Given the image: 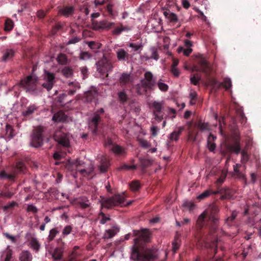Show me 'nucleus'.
Instances as JSON below:
<instances>
[{
	"mask_svg": "<svg viewBox=\"0 0 261 261\" xmlns=\"http://www.w3.org/2000/svg\"><path fill=\"white\" fill-rule=\"evenodd\" d=\"M72 227L70 225L66 226L62 231V235L64 236L68 235L71 232Z\"/></svg>",
	"mask_w": 261,
	"mask_h": 261,
	"instance_id": "680f3d73",
	"label": "nucleus"
},
{
	"mask_svg": "<svg viewBox=\"0 0 261 261\" xmlns=\"http://www.w3.org/2000/svg\"><path fill=\"white\" fill-rule=\"evenodd\" d=\"M15 51L12 49H6L2 56V60L6 62L12 59L15 55Z\"/></svg>",
	"mask_w": 261,
	"mask_h": 261,
	"instance_id": "b1692460",
	"label": "nucleus"
},
{
	"mask_svg": "<svg viewBox=\"0 0 261 261\" xmlns=\"http://www.w3.org/2000/svg\"><path fill=\"white\" fill-rule=\"evenodd\" d=\"M109 166V160L105 156H102L100 159V164L99 165V170L101 172H105Z\"/></svg>",
	"mask_w": 261,
	"mask_h": 261,
	"instance_id": "393cba45",
	"label": "nucleus"
},
{
	"mask_svg": "<svg viewBox=\"0 0 261 261\" xmlns=\"http://www.w3.org/2000/svg\"><path fill=\"white\" fill-rule=\"evenodd\" d=\"M134 235L136 238L134 240L132 248L131 258L137 261H151L155 258L153 251L146 247V243L150 241L149 230H134Z\"/></svg>",
	"mask_w": 261,
	"mask_h": 261,
	"instance_id": "f257e3e1",
	"label": "nucleus"
},
{
	"mask_svg": "<svg viewBox=\"0 0 261 261\" xmlns=\"http://www.w3.org/2000/svg\"><path fill=\"white\" fill-rule=\"evenodd\" d=\"M54 140L60 145L67 147L70 146L68 135L62 131H56L54 135Z\"/></svg>",
	"mask_w": 261,
	"mask_h": 261,
	"instance_id": "9d476101",
	"label": "nucleus"
},
{
	"mask_svg": "<svg viewBox=\"0 0 261 261\" xmlns=\"http://www.w3.org/2000/svg\"><path fill=\"white\" fill-rule=\"evenodd\" d=\"M231 81L229 78L224 79L223 82L219 83V87L223 86L226 90H228L231 87Z\"/></svg>",
	"mask_w": 261,
	"mask_h": 261,
	"instance_id": "f704fd0d",
	"label": "nucleus"
},
{
	"mask_svg": "<svg viewBox=\"0 0 261 261\" xmlns=\"http://www.w3.org/2000/svg\"><path fill=\"white\" fill-rule=\"evenodd\" d=\"M77 205L82 209H85L90 207V202L87 197H83L78 199Z\"/></svg>",
	"mask_w": 261,
	"mask_h": 261,
	"instance_id": "4be33fe9",
	"label": "nucleus"
},
{
	"mask_svg": "<svg viewBox=\"0 0 261 261\" xmlns=\"http://www.w3.org/2000/svg\"><path fill=\"white\" fill-rule=\"evenodd\" d=\"M200 80V77H199L198 75L196 76L195 75L190 78L191 83L194 85H197Z\"/></svg>",
	"mask_w": 261,
	"mask_h": 261,
	"instance_id": "774afa93",
	"label": "nucleus"
},
{
	"mask_svg": "<svg viewBox=\"0 0 261 261\" xmlns=\"http://www.w3.org/2000/svg\"><path fill=\"white\" fill-rule=\"evenodd\" d=\"M216 137L210 134L207 139V146L210 151H213L216 148V144L214 143Z\"/></svg>",
	"mask_w": 261,
	"mask_h": 261,
	"instance_id": "412c9836",
	"label": "nucleus"
},
{
	"mask_svg": "<svg viewBox=\"0 0 261 261\" xmlns=\"http://www.w3.org/2000/svg\"><path fill=\"white\" fill-rule=\"evenodd\" d=\"M73 11L74 9L72 7H65L59 10V12L61 14L66 17H68L69 15L72 14Z\"/></svg>",
	"mask_w": 261,
	"mask_h": 261,
	"instance_id": "c756f323",
	"label": "nucleus"
},
{
	"mask_svg": "<svg viewBox=\"0 0 261 261\" xmlns=\"http://www.w3.org/2000/svg\"><path fill=\"white\" fill-rule=\"evenodd\" d=\"M43 129L41 126H39L33 130L31 142L33 146L38 147L42 145L43 141Z\"/></svg>",
	"mask_w": 261,
	"mask_h": 261,
	"instance_id": "0eeeda50",
	"label": "nucleus"
},
{
	"mask_svg": "<svg viewBox=\"0 0 261 261\" xmlns=\"http://www.w3.org/2000/svg\"><path fill=\"white\" fill-rule=\"evenodd\" d=\"M100 120V116L98 113H94L89 125L90 127H93V133H96L97 130V126Z\"/></svg>",
	"mask_w": 261,
	"mask_h": 261,
	"instance_id": "2eb2a0df",
	"label": "nucleus"
},
{
	"mask_svg": "<svg viewBox=\"0 0 261 261\" xmlns=\"http://www.w3.org/2000/svg\"><path fill=\"white\" fill-rule=\"evenodd\" d=\"M75 165L77 167L76 170L80 172L84 176H88L90 175L93 171V168H91L90 169H79V166L82 165L81 161L77 160L75 162Z\"/></svg>",
	"mask_w": 261,
	"mask_h": 261,
	"instance_id": "dca6fc26",
	"label": "nucleus"
},
{
	"mask_svg": "<svg viewBox=\"0 0 261 261\" xmlns=\"http://www.w3.org/2000/svg\"><path fill=\"white\" fill-rule=\"evenodd\" d=\"M86 99L88 102L92 101L97 96V93L96 91H89L85 94Z\"/></svg>",
	"mask_w": 261,
	"mask_h": 261,
	"instance_id": "2f4dec72",
	"label": "nucleus"
},
{
	"mask_svg": "<svg viewBox=\"0 0 261 261\" xmlns=\"http://www.w3.org/2000/svg\"><path fill=\"white\" fill-rule=\"evenodd\" d=\"M199 67H195V70L203 72L206 75H209L211 72V68L208 63L204 59H201L199 62Z\"/></svg>",
	"mask_w": 261,
	"mask_h": 261,
	"instance_id": "f8f14e48",
	"label": "nucleus"
},
{
	"mask_svg": "<svg viewBox=\"0 0 261 261\" xmlns=\"http://www.w3.org/2000/svg\"><path fill=\"white\" fill-rule=\"evenodd\" d=\"M139 142L140 145L144 148H148L151 146L150 144L147 140L143 139H139Z\"/></svg>",
	"mask_w": 261,
	"mask_h": 261,
	"instance_id": "13d9d810",
	"label": "nucleus"
},
{
	"mask_svg": "<svg viewBox=\"0 0 261 261\" xmlns=\"http://www.w3.org/2000/svg\"><path fill=\"white\" fill-rule=\"evenodd\" d=\"M141 83L145 89H152L155 85V82L148 81L145 80H142Z\"/></svg>",
	"mask_w": 261,
	"mask_h": 261,
	"instance_id": "473e14b6",
	"label": "nucleus"
},
{
	"mask_svg": "<svg viewBox=\"0 0 261 261\" xmlns=\"http://www.w3.org/2000/svg\"><path fill=\"white\" fill-rule=\"evenodd\" d=\"M6 135L9 139H11L14 136L13 129L10 125L7 124L6 127Z\"/></svg>",
	"mask_w": 261,
	"mask_h": 261,
	"instance_id": "a18cd8bd",
	"label": "nucleus"
},
{
	"mask_svg": "<svg viewBox=\"0 0 261 261\" xmlns=\"http://www.w3.org/2000/svg\"><path fill=\"white\" fill-rule=\"evenodd\" d=\"M198 127L199 129L202 131L209 129L208 124L207 123L199 122L198 124Z\"/></svg>",
	"mask_w": 261,
	"mask_h": 261,
	"instance_id": "bf43d9fd",
	"label": "nucleus"
},
{
	"mask_svg": "<svg viewBox=\"0 0 261 261\" xmlns=\"http://www.w3.org/2000/svg\"><path fill=\"white\" fill-rule=\"evenodd\" d=\"M140 187V184L138 180H134L129 184V188L133 192L138 191Z\"/></svg>",
	"mask_w": 261,
	"mask_h": 261,
	"instance_id": "c9c22d12",
	"label": "nucleus"
},
{
	"mask_svg": "<svg viewBox=\"0 0 261 261\" xmlns=\"http://www.w3.org/2000/svg\"><path fill=\"white\" fill-rule=\"evenodd\" d=\"M219 208L216 204H211L199 217L197 220L196 226L201 229L203 227H209L211 233L213 236V240L211 241V244L208 245L210 241H204L206 246L210 248H215L217 250V241L213 233L216 230L219 222Z\"/></svg>",
	"mask_w": 261,
	"mask_h": 261,
	"instance_id": "f03ea898",
	"label": "nucleus"
},
{
	"mask_svg": "<svg viewBox=\"0 0 261 261\" xmlns=\"http://www.w3.org/2000/svg\"><path fill=\"white\" fill-rule=\"evenodd\" d=\"M137 168V166L135 165H128L127 164H124L122 165L121 167H119L118 169L119 170H135Z\"/></svg>",
	"mask_w": 261,
	"mask_h": 261,
	"instance_id": "603ef678",
	"label": "nucleus"
},
{
	"mask_svg": "<svg viewBox=\"0 0 261 261\" xmlns=\"http://www.w3.org/2000/svg\"><path fill=\"white\" fill-rule=\"evenodd\" d=\"M180 242V234L178 232H176V234L174 237V241L172 242V248L174 252H176V251L179 249Z\"/></svg>",
	"mask_w": 261,
	"mask_h": 261,
	"instance_id": "c85d7f7f",
	"label": "nucleus"
},
{
	"mask_svg": "<svg viewBox=\"0 0 261 261\" xmlns=\"http://www.w3.org/2000/svg\"><path fill=\"white\" fill-rule=\"evenodd\" d=\"M116 56L118 61L121 62L127 61L129 59V54L123 48H119L116 51Z\"/></svg>",
	"mask_w": 261,
	"mask_h": 261,
	"instance_id": "ddd939ff",
	"label": "nucleus"
},
{
	"mask_svg": "<svg viewBox=\"0 0 261 261\" xmlns=\"http://www.w3.org/2000/svg\"><path fill=\"white\" fill-rule=\"evenodd\" d=\"M152 106L154 108L153 114L156 113H161L162 110L163 108L161 102L154 101L152 103Z\"/></svg>",
	"mask_w": 261,
	"mask_h": 261,
	"instance_id": "72a5a7b5",
	"label": "nucleus"
},
{
	"mask_svg": "<svg viewBox=\"0 0 261 261\" xmlns=\"http://www.w3.org/2000/svg\"><path fill=\"white\" fill-rule=\"evenodd\" d=\"M140 162L143 168H146L151 165L152 161L148 159H140Z\"/></svg>",
	"mask_w": 261,
	"mask_h": 261,
	"instance_id": "ea45409f",
	"label": "nucleus"
},
{
	"mask_svg": "<svg viewBox=\"0 0 261 261\" xmlns=\"http://www.w3.org/2000/svg\"><path fill=\"white\" fill-rule=\"evenodd\" d=\"M117 95L119 101L121 103L124 104L128 100V96L125 89L119 91Z\"/></svg>",
	"mask_w": 261,
	"mask_h": 261,
	"instance_id": "a878e982",
	"label": "nucleus"
},
{
	"mask_svg": "<svg viewBox=\"0 0 261 261\" xmlns=\"http://www.w3.org/2000/svg\"><path fill=\"white\" fill-rule=\"evenodd\" d=\"M20 85L27 92L38 94L40 92L37 86V79L35 76L29 75L20 81Z\"/></svg>",
	"mask_w": 261,
	"mask_h": 261,
	"instance_id": "39448f33",
	"label": "nucleus"
},
{
	"mask_svg": "<svg viewBox=\"0 0 261 261\" xmlns=\"http://www.w3.org/2000/svg\"><path fill=\"white\" fill-rule=\"evenodd\" d=\"M29 241V245L30 247L33 249L35 252L39 251L40 248V244L39 243L37 238L31 237L30 239H27Z\"/></svg>",
	"mask_w": 261,
	"mask_h": 261,
	"instance_id": "aec40b11",
	"label": "nucleus"
},
{
	"mask_svg": "<svg viewBox=\"0 0 261 261\" xmlns=\"http://www.w3.org/2000/svg\"><path fill=\"white\" fill-rule=\"evenodd\" d=\"M99 215L101 217V219L100 220V223L102 224H105L107 222L111 220L110 217L106 216L103 212H100Z\"/></svg>",
	"mask_w": 261,
	"mask_h": 261,
	"instance_id": "864d4df0",
	"label": "nucleus"
},
{
	"mask_svg": "<svg viewBox=\"0 0 261 261\" xmlns=\"http://www.w3.org/2000/svg\"><path fill=\"white\" fill-rule=\"evenodd\" d=\"M119 231V228L117 226H114L112 229H108L106 231L103 239H108L112 238Z\"/></svg>",
	"mask_w": 261,
	"mask_h": 261,
	"instance_id": "f3484780",
	"label": "nucleus"
},
{
	"mask_svg": "<svg viewBox=\"0 0 261 261\" xmlns=\"http://www.w3.org/2000/svg\"><path fill=\"white\" fill-rule=\"evenodd\" d=\"M80 87V83L75 81L67 82V90H66L65 93L63 94L60 97V102H62V100L67 96V95H74L76 93L77 90L79 89Z\"/></svg>",
	"mask_w": 261,
	"mask_h": 261,
	"instance_id": "1a4fd4ad",
	"label": "nucleus"
},
{
	"mask_svg": "<svg viewBox=\"0 0 261 261\" xmlns=\"http://www.w3.org/2000/svg\"><path fill=\"white\" fill-rule=\"evenodd\" d=\"M65 244L62 240H58L57 246L51 255L55 260H59L62 259L63 253L65 250Z\"/></svg>",
	"mask_w": 261,
	"mask_h": 261,
	"instance_id": "9b49d317",
	"label": "nucleus"
},
{
	"mask_svg": "<svg viewBox=\"0 0 261 261\" xmlns=\"http://www.w3.org/2000/svg\"><path fill=\"white\" fill-rule=\"evenodd\" d=\"M185 128L183 126L177 127L170 135V139L171 141H177L178 140L179 136L181 133L184 130Z\"/></svg>",
	"mask_w": 261,
	"mask_h": 261,
	"instance_id": "a211bd4d",
	"label": "nucleus"
},
{
	"mask_svg": "<svg viewBox=\"0 0 261 261\" xmlns=\"http://www.w3.org/2000/svg\"><path fill=\"white\" fill-rule=\"evenodd\" d=\"M16 205H17V202H16L15 201H12L11 202L8 203V204L4 206L3 209L4 211H6L8 209L13 208Z\"/></svg>",
	"mask_w": 261,
	"mask_h": 261,
	"instance_id": "69168bd1",
	"label": "nucleus"
},
{
	"mask_svg": "<svg viewBox=\"0 0 261 261\" xmlns=\"http://www.w3.org/2000/svg\"><path fill=\"white\" fill-rule=\"evenodd\" d=\"M32 254L28 250H23L19 254V261H32Z\"/></svg>",
	"mask_w": 261,
	"mask_h": 261,
	"instance_id": "6ab92c4d",
	"label": "nucleus"
},
{
	"mask_svg": "<svg viewBox=\"0 0 261 261\" xmlns=\"http://www.w3.org/2000/svg\"><path fill=\"white\" fill-rule=\"evenodd\" d=\"M111 149L116 155L121 156L125 154V149L117 144L113 145Z\"/></svg>",
	"mask_w": 261,
	"mask_h": 261,
	"instance_id": "5701e85b",
	"label": "nucleus"
},
{
	"mask_svg": "<svg viewBox=\"0 0 261 261\" xmlns=\"http://www.w3.org/2000/svg\"><path fill=\"white\" fill-rule=\"evenodd\" d=\"M190 103L191 105H194L196 102V99H197V94L196 92H192L190 94Z\"/></svg>",
	"mask_w": 261,
	"mask_h": 261,
	"instance_id": "052dcab7",
	"label": "nucleus"
},
{
	"mask_svg": "<svg viewBox=\"0 0 261 261\" xmlns=\"http://www.w3.org/2000/svg\"><path fill=\"white\" fill-rule=\"evenodd\" d=\"M78 257L79 254L73 251L72 254L69 255L68 261H79Z\"/></svg>",
	"mask_w": 261,
	"mask_h": 261,
	"instance_id": "0e129e2a",
	"label": "nucleus"
},
{
	"mask_svg": "<svg viewBox=\"0 0 261 261\" xmlns=\"http://www.w3.org/2000/svg\"><path fill=\"white\" fill-rule=\"evenodd\" d=\"M197 133L194 134L191 132H189L188 135V140L191 142H194L196 140Z\"/></svg>",
	"mask_w": 261,
	"mask_h": 261,
	"instance_id": "338daca9",
	"label": "nucleus"
},
{
	"mask_svg": "<svg viewBox=\"0 0 261 261\" xmlns=\"http://www.w3.org/2000/svg\"><path fill=\"white\" fill-rule=\"evenodd\" d=\"M215 192H213L211 190H206L204 191L203 192H202L201 194L197 196V199L201 200H203L207 197H208L209 196H210L212 194H216Z\"/></svg>",
	"mask_w": 261,
	"mask_h": 261,
	"instance_id": "4c0bfd02",
	"label": "nucleus"
},
{
	"mask_svg": "<svg viewBox=\"0 0 261 261\" xmlns=\"http://www.w3.org/2000/svg\"><path fill=\"white\" fill-rule=\"evenodd\" d=\"M91 57V55L87 51L82 52L80 55V59L81 60H86L89 59Z\"/></svg>",
	"mask_w": 261,
	"mask_h": 261,
	"instance_id": "6e6d98bb",
	"label": "nucleus"
},
{
	"mask_svg": "<svg viewBox=\"0 0 261 261\" xmlns=\"http://www.w3.org/2000/svg\"><path fill=\"white\" fill-rule=\"evenodd\" d=\"M36 110L37 107L35 105H31L27 108V110L25 111L22 112V114L24 116H29L33 114Z\"/></svg>",
	"mask_w": 261,
	"mask_h": 261,
	"instance_id": "58836bf2",
	"label": "nucleus"
},
{
	"mask_svg": "<svg viewBox=\"0 0 261 261\" xmlns=\"http://www.w3.org/2000/svg\"><path fill=\"white\" fill-rule=\"evenodd\" d=\"M241 153L242 155L241 162L242 164H245L249 160V155L247 152L244 150H243Z\"/></svg>",
	"mask_w": 261,
	"mask_h": 261,
	"instance_id": "49530a36",
	"label": "nucleus"
},
{
	"mask_svg": "<svg viewBox=\"0 0 261 261\" xmlns=\"http://www.w3.org/2000/svg\"><path fill=\"white\" fill-rule=\"evenodd\" d=\"M192 51V49L191 48H184L181 46L178 48V52L179 53L182 52L186 56H189Z\"/></svg>",
	"mask_w": 261,
	"mask_h": 261,
	"instance_id": "3c124183",
	"label": "nucleus"
},
{
	"mask_svg": "<svg viewBox=\"0 0 261 261\" xmlns=\"http://www.w3.org/2000/svg\"><path fill=\"white\" fill-rule=\"evenodd\" d=\"M88 46L95 51L101 47V44L95 41H90L87 43Z\"/></svg>",
	"mask_w": 261,
	"mask_h": 261,
	"instance_id": "a19ab883",
	"label": "nucleus"
},
{
	"mask_svg": "<svg viewBox=\"0 0 261 261\" xmlns=\"http://www.w3.org/2000/svg\"><path fill=\"white\" fill-rule=\"evenodd\" d=\"M43 81V82L42 84V87L49 91L53 88L56 82L55 75L53 73L45 71Z\"/></svg>",
	"mask_w": 261,
	"mask_h": 261,
	"instance_id": "6e6552de",
	"label": "nucleus"
},
{
	"mask_svg": "<svg viewBox=\"0 0 261 261\" xmlns=\"http://www.w3.org/2000/svg\"><path fill=\"white\" fill-rule=\"evenodd\" d=\"M66 119V116L62 112L59 111L55 113L53 117V120L56 122H63Z\"/></svg>",
	"mask_w": 261,
	"mask_h": 261,
	"instance_id": "cd10ccee",
	"label": "nucleus"
},
{
	"mask_svg": "<svg viewBox=\"0 0 261 261\" xmlns=\"http://www.w3.org/2000/svg\"><path fill=\"white\" fill-rule=\"evenodd\" d=\"M97 71L100 74L101 77L105 79L109 75V72H111L113 66L111 62L105 56L99 60L96 63Z\"/></svg>",
	"mask_w": 261,
	"mask_h": 261,
	"instance_id": "423d86ee",
	"label": "nucleus"
},
{
	"mask_svg": "<svg viewBox=\"0 0 261 261\" xmlns=\"http://www.w3.org/2000/svg\"><path fill=\"white\" fill-rule=\"evenodd\" d=\"M136 92L138 94H142L146 91V90L144 88L142 84H137L136 86Z\"/></svg>",
	"mask_w": 261,
	"mask_h": 261,
	"instance_id": "4d7b16f0",
	"label": "nucleus"
},
{
	"mask_svg": "<svg viewBox=\"0 0 261 261\" xmlns=\"http://www.w3.org/2000/svg\"><path fill=\"white\" fill-rule=\"evenodd\" d=\"M125 197L120 194L115 195L103 200L101 203V206L107 208H111L115 206H125L129 205L132 203V201L125 203Z\"/></svg>",
	"mask_w": 261,
	"mask_h": 261,
	"instance_id": "20e7f679",
	"label": "nucleus"
},
{
	"mask_svg": "<svg viewBox=\"0 0 261 261\" xmlns=\"http://www.w3.org/2000/svg\"><path fill=\"white\" fill-rule=\"evenodd\" d=\"M14 27L13 21L10 19H7L5 23V30L10 31L12 30Z\"/></svg>",
	"mask_w": 261,
	"mask_h": 261,
	"instance_id": "c03bdc74",
	"label": "nucleus"
},
{
	"mask_svg": "<svg viewBox=\"0 0 261 261\" xmlns=\"http://www.w3.org/2000/svg\"><path fill=\"white\" fill-rule=\"evenodd\" d=\"M57 60L60 64H66L67 63V56L64 54L60 53L58 56Z\"/></svg>",
	"mask_w": 261,
	"mask_h": 261,
	"instance_id": "e433bc0d",
	"label": "nucleus"
},
{
	"mask_svg": "<svg viewBox=\"0 0 261 261\" xmlns=\"http://www.w3.org/2000/svg\"><path fill=\"white\" fill-rule=\"evenodd\" d=\"M230 148L231 150L236 154H238L241 152V147L238 142H236L234 145L231 146Z\"/></svg>",
	"mask_w": 261,
	"mask_h": 261,
	"instance_id": "de8ad7c7",
	"label": "nucleus"
},
{
	"mask_svg": "<svg viewBox=\"0 0 261 261\" xmlns=\"http://www.w3.org/2000/svg\"><path fill=\"white\" fill-rule=\"evenodd\" d=\"M14 195V193L13 192H10L9 191H6L4 192H2L0 194V196L1 197H3L6 198L7 199H10Z\"/></svg>",
	"mask_w": 261,
	"mask_h": 261,
	"instance_id": "e2e57ef3",
	"label": "nucleus"
},
{
	"mask_svg": "<svg viewBox=\"0 0 261 261\" xmlns=\"http://www.w3.org/2000/svg\"><path fill=\"white\" fill-rule=\"evenodd\" d=\"M12 255V250L8 247L3 255V257L4 258V261H10Z\"/></svg>",
	"mask_w": 261,
	"mask_h": 261,
	"instance_id": "79ce46f5",
	"label": "nucleus"
},
{
	"mask_svg": "<svg viewBox=\"0 0 261 261\" xmlns=\"http://www.w3.org/2000/svg\"><path fill=\"white\" fill-rule=\"evenodd\" d=\"M158 86L159 89L163 92H166V91H168V88H169V87L167 84H166L161 81H159L158 83Z\"/></svg>",
	"mask_w": 261,
	"mask_h": 261,
	"instance_id": "5fc2aeb1",
	"label": "nucleus"
},
{
	"mask_svg": "<svg viewBox=\"0 0 261 261\" xmlns=\"http://www.w3.org/2000/svg\"><path fill=\"white\" fill-rule=\"evenodd\" d=\"M59 232L57 228H54L50 230L48 239L49 241H53L57 234Z\"/></svg>",
	"mask_w": 261,
	"mask_h": 261,
	"instance_id": "8fccbe9b",
	"label": "nucleus"
},
{
	"mask_svg": "<svg viewBox=\"0 0 261 261\" xmlns=\"http://www.w3.org/2000/svg\"><path fill=\"white\" fill-rule=\"evenodd\" d=\"M236 114L237 117L242 124L246 123L247 118L245 117L243 111L241 108L237 109L236 110Z\"/></svg>",
	"mask_w": 261,
	"mask_h": 261,
	"instance_id": "7c9ffc66",
	"label": "nucleus"
},
{
	"mask_svg": "<svg viewBox=\"0 0 261 261\" xmlns=\"http://www.w3.org/2000/svg\"><path fill=\"white\" fill-rule=\"evenodd\" d=\"M62 73L66 77H69L72 75L73 70L70 67L66 66L62 69Z\"/></svg>",
	"mask_w": 261,
	"mask_h": 261,
	"instance_id": "37998d69",
	"label": "nucleus"
},
{
	"mask_svg": "<svg viewBox=\"0 0 261 261\" xmlns=\"http://www.w3.org/2000/svg\"><path fill=\"white\" fill-rule=\"evenodd\" d=\"M119 81L120 86L123 87L127 84L132 83L133 79L130 74L123 73L120 77Z\"/></svg>",
	"mask_w": 261,
	"mask_h": 261,
	"instance_id": "4468645a",
	"label": "nucleus"
},
{
	"mask_svg": "<svg viewBox=\"0 0 261 261\" xmlns=\"http://www.w3.org/2000/svg\"><path fill=\"white\" fill-rule=\"evenodd\" d=\"M220 193L222 194L221 199H229L232 196V192L229 188H223L220 190Z\"/></svg>",
	"mask_w": 261,
	"mask_h": 261,
	"instance_id": "bb28decb",
	"label": "nucleus"
},
{
	"mask_svg": "<svg viewBox=\"0 0 261 261\" xmlns=\"http://www.w3.org/2000/svg\"><path fill=\"white\" fill-rule=\"evenodd\" d=\"M150 51L151 52V56L149 58L158 60L159 57L158 54L157 49L155 47H152L150 48Z\"/></svg>",
	"mask_w": 261,
	"mask_h": 261,
	"instance_id": "09e8293b",
	"label": "nucleus"
},
{
	"mask_svg": "<svg viewBox=\"0 0 261 261\" xmlns=\"http://www.w3.org/2000/svg\"><path fill=\"white\" fill-rule=\"evenodd\" d=\"M100 14L98 12L93 13L91 15V24L93 30L98 31H111V34L114 36H118L123 32H129L132 28L128 25H124L122 23L115 22L105 19L100 21L95 20L94 19L98 17Z\"/></svg>",
	"mask_w": 261,
	"mask_h": 261,
	"instance_id": "7ed1b4c3",
	"label": "nucleus"
}]
</instances>
